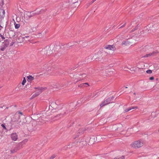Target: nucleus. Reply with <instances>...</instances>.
Instances as JSON below:
<instances>
[{
  "instance_id": "18",
  "label": "nucleus",
  "mask_w": 159,
  "mask_h": 159,
  "mask_svg": "<svg viewBox=\"0 0 159 159\" xmlns=\"http://www.w3.org/2000/svg\"><path fill=\"white\" fill-rule=\"evenodd\" d=\"M1 126L5 129H6V128L5 126V125L3 124H2Z\"/></svg>"
},
{
  "instance_id": "24",
  "label": "nucleus",
  "mask_w": 159,
  "mask_h": 159,
  "mask_svg": "<svg viewBox=\"0 0 159 159\" xmlns=\"http://www.w3.org/2000/svg\"><path fill=\"white\" fill-rule=\"evenodd\" d=\"M21 85L20 84L19 85V87L20 88L21 87Z\"/></svg>"
},
{
  "instance_id": "4",
  "label": "nucleus",
  "mask_w": 159,
  "mask_h": 159,
  "mask_svg": "<svg viewBox=\"0 0 159 159\" xmlns=\"http://www.w3.org/2000/svg\"><path fill=\"white\" fill-rule=\"evenodd\" d=\"M104 48L105 49L113 51L116 50L115 47L113 45H106L104 46Z\"/></svg>"
},
{
  "instance_id": "10",
  "label": "nucleus",
  "mask_w": 159,
  "mask_h": 159,
  "mask_svg": "<svg viewBox=\"0 0 159 159\" xmlns=\"http://www.w3.org/2000/svg\"><path fill=\"white\" fill-rule=\"evenodd\" d=\"M157 53V52H153L152 53H149L148 54H146V57H148L149 56H154Z\"/></svg>"
},
{
  "instance_id": "9",
  "label": "nucleus",
  "mask_w": 159,
  "mask_h": 159,
  "mask_svg": "<svg viewBox=\"0 0 159 159\" xmlns=\"http://www.w3.org/2000/svg\"><path fill=\"white\" fill-rule=\"evenodd\" d=\"M138 108V107H131L128 109H126L125 110V112H128V111H130V110H132V109H137Z\"/></svg>"
},
{
  "instance_id": "32",
  "label": "nucleus",
  "mask_w": 159,
  "mask_h": 159,
  "mask_svg": "<svg viewBox=\"0 0 159 159\" xmlns=\"http://www.w3.org/2000/svg\"><path fill=\"white\" fill-rule=\"evenodd\" d=\"M110 74H108V75H110Z\"/></svg>"
},
{
  "instance_id": "29",
  "label": "nucleus",
  "mask_w": 159,
  "mask_h": 159,
  "mask_svg": "<svg viewBox=\"0 0 159 159\" xmlns=\"http://www.w3.org/2000/svg\"><path fill=\"white\" fill-rule=\"evenodd\" d=\"M11 153H14V152H13L12 150L11 151Z\"/></svg>"
},
{
  "instance_id": "12",
  "label": "nucleus",
  "mask_w": 159,
  "mask_h": 159,
  "mask_svg": "<svg viewBox=\"0 0 159 159\" xmlns=\"http://www.w3.org/2000/svg\"><path fill=\"white\" fill-rule=\"evenodd\" d=\"M26 83V80L25 77L24 78L23 80L21 83V84L23 85H24Z\"/></svg>"
},
{
  "instance_id": "33",
  "label": "nucleus",
  "mask_w": 159,
  "mask_h": 159,
  "mask_svg": "<svg viewBox=\"0 0 159 159\" xmlns=\"http://www.w3.org/2000/svg\"><path fill=\"white\" fill-rule=\"evenodd\" d=\"M125 88H127V87H126Z\"/></svg>"
},
{
  "instance_id": "19",
  "label": "nucleus",
  "mask_w": 159,
  "mask_h": 159,
  "mask_svg": "<svg viewBox=\"0 0 159 159\" xmlns=\"http://www.w3.org/2000/svg\"><path fill=\"white\" fill-rule=\"evenodd\" d=\"M154 79V77H151L149 78V80H153Z\"/></svg>"
},
{
  "instance_id": "15",
  "label": "nucleus",
  "mask_w": 159,
  "mask_h": 159,
  "mask_svg": "<svg viewBox=\"0 0 159 159\" xmlns=\"http://www.w3.org/2000/svg\"><path fill=\"white\" fill-rule=\"evenodd\" d=\"M20 25L19 24H16L15 25V27L16 29H18L19 28Z\"/></svg>"
},
{
  "instance_id": "1",
  "label": "nucleus",
  "mask_w": 159,
  "mask_h": 159,
  "mask_svg": "<svg viewBox=\"0 0 159 159\" xmlns=\"http://www.w3.org/2000/svg\"><path fill=\"white\" fill-rule=\"evenodd\" d=\"M143 141L141 140L134 141L130 144V146L134 148H140L144 145Z\"/></svg>"
},
{
  "instance_id": "31",
  "label": "nucleus",
  "mask_w": 159,
  "mask_h": 159,
  "mask_svg": "<svg viewBox=\"0 0 159 159\" xmlns=\"http://www.w3.org/2000/svg\"><path fill=\"white\" fill-rule=\"evenodd\" d=\"M118 159H121L120 158H118Z\"/></svg>"
},
{
  "instance_id": "13",
  "label": "nucleus",
  "mask_w": 159,
  "mask_h": 159,
  "mask_svg": "<svg viewBox=\"0 0 159 159\" xmlns=\"http://www.w3.org/2000/svg\"><path fill=\"white\" fill-rule=\"evenodd\" d=\"M154 69L157 70L159 69V64L155 65L154 66Z\"/></svg>"
},
{
  "instance_id": "16",
  "label": "nucleus",
  "mask_w": 159,
  "mask_h": 159,
  "mask_svg": "<svg viewBox=\"0 0 159 159\" xmlns=\"http://www.w3.org/2000/svg\"><path fill=\"white\" fill-rule=\"evenodd\" d=\"M146 72L148 74H150L152 73V70H147Z\"/></svg>"
},
{
  "instance_id": "27",
  "label": "nucleus",
  "mask_w": 159,
  "mask_h": 159,
  "mask_svg": "<svg viewBox=\"0 0 159 159\" xmlns=\"http://www.w3.org/2000/svg\"><path fill=\"white\" fill-rule=\"evenodd\" d=\"M96 0H93V1L92 2V3L93 2L95 1H96Z\"/></svg>"
},
{
  "instance_id": "23",
  "label": "nucleus",
  "mask_w": 159,
  "mask_h": 159,
  "mask_svg": "<svg viewBox=\"0 0 159 159\" xmlns=\"http://www.w3.org/2000/svg\"><path fill=\"white\" fill-rule=\"evenodd\" d=\"M39 34V36H42V34L41 33H40Z\"/></svg>"
},
{
  "instance_id": "8",
  "label": "nucleus",
  "mask_w": 159,
  "mask_h": 159,
  "mask_svg": "<svg viewBox=\"0 0 159 159\" xmlns=\"http://www.w3.org/2000/svg\"><path fill=\"white\" fill-rule=\"evenodd\" d=\"M132 43L130 41L127 39L126 41L123 42L122 43V44L124 46H127Z\"/></svg>"
},
{
  "instance_id": "28",
  "label": "nucleus",
  "mask_w": 159,
  "mask_h": 159,
  "mask_svg": "<svg viewBox=\"0 0 159 159\" xmlns=\"http://www.w3.org/2000/svg\"><path fill=\"white\" fill-rule=\"evenodd\" d=\"M107 71H108V72H109V73L111 72V71H110L109 70H108Z\"/></svg>"
},
{
  "instance_id": "6",
  "label": "nucleus",
  "mask_w": 159,
  "mask_h": 159,
  "mask_svg": "<svg viewBox=\"0 0 159 159\" xmlns=\"http://www.w3.org/2000/svg\"><path fill=\"white\" fill-rule=\"evenodd\" d=\"M110 98L107 99L106 100H105L100 104V106L101 107H102L107 104L110 103Z\"/></svg>"
},
{
  "instance_id": "26",
  "label": "nucleus",
  "mask_w": 159,
  "mask_h": 159,
  "mask_svg": "<svg viewBox=\"0 0 159 159\" xmlns=\"http://www.w3.org/2000/svg\"><path fill=\"white\" fill-rule=\"evenodd\" d=\"M19 113L21 114V115H22V112H19Z\"/></svg>"
},
{
  "instance_id": "20",
  "label": "nucleus",
  "mask_w": 159,
  "mask_h": 159,
  "mask_svg": "<svg viewBox=\"0 0 159 159\" xmlns=\"http://www.w3.org/2000/svg\"><path fill=\"white\" fill-rule=\"evenodd\" d=\"M5 49V48H1V50H2V51H4Z\"/></svg>"
},
{
  "instance_id": "22",
  "label": "nucleus",
  "mask_w": 159,
  "mask_h": 159,
  "mask_svg": "<svg viewBox=\"0 0 159 159\" xmlns=\"http://www.w3.org/2000/svg\"><path fill=\"white\" fill-rule=\"evenodd\" d=\"M124 158H125V157H124V156H122L121 157V159H123Z\"/></svg>"
},
{
  "instance_id": "7",
  "label": "nucleus",
  "mask_w": 159,
  "mask_h": 159,
  "mask_svg": "<svg viewBox=\"0 0 159 159\" xmlns=\"http://www.w3.org/2000/svg\"><path fill=\"white\" fill-rule=\"evenodd\" d=\"M11 138L14 141H16L18 139V135L16 133H13L11 134Z\"/></svg>"
},
{
  "instance_id": "3",
  "label": "nucleus",
  "mask_w": 159,
  "mask_h": 159,
  "mask_svg": "<svg viewBox=\"0 0 159 159\" xmlns=\"http://www.w3.org/2000/svg\"><path fill=\"white\" fill-rule=\"evenodd\" d=\"M36 90L35 93L33 95L32 98H34L39 95L43 90H45V88H43L42 87H39L36 88Z\"/></svg>"
},
{
  "instance_id": "25",
  "label": "nucleus",
  "mask_w": 159,
  "mask_h": 159,
  "mask_svg": "<svg viewBox=\"0 0 159 159\" xmlns=\"http://www.w3.org/2000/svg\"><path fill=\"white\" fill-rule=\"evenodd\" d=\"M101 52V51H99L98 52V53H100Z\"/></svg>"
},
{
  "instance_id": "21",
  "label": "nucleus",
  "mask_w": 159,
  "mask_h": 159,
  "mask_svg": "<svg viewBox=\"0 0 159 159\" xmlns=\"http://www.w3.org/2000/svg\"><path fill=\"white\" fill-rule=\"evenodd\" d=\"M87 84L88 85V86H89V84H88V83H84V84Z\"/></svg>"
},
{
  "instance_id": "5",
  "label": "nucleus",
  "mask_w": 159,
  "mask_h": 159,
  "mask_svg": "<svg viewBox=\"0 0 159 159\" xmlns=\"http://www.w3.org/2000/svg\"><path fill=\"white\" fill-rule=\"evenodd\" d=\"M76 0H71L70 1L71 5V8H75L78 6L77 1Z\"/></svg>"
},
{
  "instance_id": "14",
  "label": "nucleus",
  "mask_w": 159,
  "mask_h": 159,
  "mask_svg": "<svg viewBox=\"0 0 159 159\" xmlns=\"http://www.w3.org/2000/svg\"><path fill=\"white\" fill-rule=\"evenodd\" d=\"M29 37V36H25V37H24L23 38H22V40H23V41H24V40H25V41H26V39H28V38Z\"/></svg>"
},
{
  "instance_id": "11",
  "label": "nucleus",
  "mask_w": 159,
  "mask_h": 159,
  "mask_svg": "<svg viewBox=\"0 0 159 159\" xmlns=\"http://www.w3.org/2000/svg\"><path fill=\"white\" fill-rule=\"evenodd\" d=\"M29 81H31L34 79V77L31 75H29L27 76Z\"/></svg>"
},
{
  "instance_id": "17",
  "label": "nucleus",
  "mask_w": 159,
  "mask_h": 159,
  "mask_svg": "<svg viewBox=\"0 0 159 159\" xmlns=\"http://www.w3.org/2000/svg\"><path fill=\"white\" fill-rule=\"evenodd\" d=\"M44 66L45 67L44 68H43L44 69H47L49 68V67H48V65L47 64H45Z\"/></svg>"
},
{
  "instance_id": "2",
  "label": "nucleus",
  "mask_w": 159,
  "mask_h": 159,
  "mask_svg": "<svg viewBox=\"0 0 159 159\" xmlns=\"http://www.w3.org/2000/svg\"><path fill=\"white\" fill-rule=\"evenodd\" d=\"M39 14V13H36L33 12H29L26 11L24 13V18L25 19L28 20L32 17L36 15Z\"/></svg>"
},
{
  "instance_id": "30",
  "label": "nucleus",
  "mask_w": 159,
  "mask_h": 159,
  "mask_svg": "<svg viewBox=\"0 0 159 159\" xmlns=\"http://www.w3.org/2000/svg\"><path fill=\"white\" fill-rule=\"evenodd\" d=\"M2 39H4V38H3V37H2Z\"/></svg>"
}]
</instances>
